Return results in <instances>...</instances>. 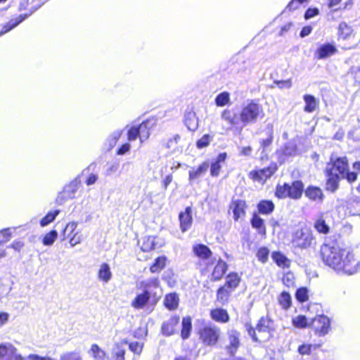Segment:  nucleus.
Returning <instances> with one entry per match:
<instances>
[{"label": "nucleus", "instance_id": "obj_1", "mask_svg": "<svg viewBox=\"0 0 360 360\" xmlns=\"http://www.w3.org/2000/svg\"><path fill=\"white\" fill-rule=\"evenodd\" d=\"M327 177L326 189L334 192L338 186L341 179H346L348 182H354L357 179V173L349 171L348 160L346 157H337L332 154L326 169Z\"/></svg>", "mask_w": 360, "mask_h": 360}, {"label": "nucleus", "instance_id": "obj_2", "mask_svg": "<svg viewBox=\"0 0 360 360\" xmlns=\"http://www.w3.org/2000/svg\"><path fill=\"white\" fill-rule=\"evenodd\" d=\"M264 117L262 106L254 100L248 101L240 112L234 109H226L221 115L223 120L232 126L242 125L245 127L248 124H255L259 119Z\"/></svg>", "mask_w": 360, "mask_h": 360}, {"label": "nucleus", "instance_id": "obj_3", "mask_svg": "<svg viewBox=\"0 0 360 360\" xmlns=\"http://www.w3.org/2000/svg\"><path fill=\"white\" fill-rule=\"evenodd\" d=\"M345 248H341L335 243H326L321 247L320 252L321 260L323 264L333 269H340V259L342 257V252Z\"/></svg>", "mask_w": 360, "mask_h": 360}, {"label": "nucleus", "instance_id": "obj_4", "mask_svg": "<svg viewBox=\"0 0 360 360\" xmlns=\"http://www.w3.org/2000/svg\"><path fill=\"white\" fill-rule=\"evenodd\" d=\"M34 2V0H22L18 6L19 11L29 10V13L21 14L15 18L11 19L9 22L4 24L0 30V35H2L12 29L18 26L20 22L25 20L28 16L31 15L36 10H37L41 4L34 5L30 8L28 6Z\"/></svg>", "mask_w": 360, "mask_h": 360}, {"label": "nucleus", "instance_id": "obj_5", "mask_svg": "<svg viewBox=\"0 0 360 360\" xmlns=\"http://www.w3.org/2000/svg\"><path fill=\"white\" fill-rule=\"evenodd\" d=\"M342 253L340 261L342 266L340 269H336L335 271L346 275H353L360 272V261L355 258L352 251L345 248Z\"/></svg>", "mask_w": 360, "mask_h": 360}, {"label": "nucleus", "instance_id": "obj_6", "mask_svg": "<svg viewBox=\"0 0 360 360\" xmlns=\"http://www.w3.org/2000/svg\"><path fill=\"white\" fill-rule=\"evenodd\" d=\"M200 340L206 346H214L217 345L220 336L221 330L214 325H207L199 330Z\"/></svg>", "mask_w": 360, "mask_h": 360}, {"label": "nucleus", "instance_id": "obj_7", "mask_svg": "<svg viewBox=\"0 0 360 360\" xmlns=\"http://www.w3.org/2000/svg\"><path fill=\"white\" fill-rule=\"evenodd\" d=\"M315 238L309 229H300L292 235V245L295 248L307 249L309 248Z\"/></svg>", "mask_w": 360, "mask_h": 360}, {"label": "nucleus", "instance_id": "obj_8", "mask_svg": "<svg viewBox=\"0 0 360 360\" xmlns=\"http://www.w3.org/2000/svg\"><path fill=\"white\" fill-rule=\"evenodd\" d=\"M309 325L316 334L319 336H324L330 328V321L325 315H318L311 320Z\"/></svg>", "mask_w": 360, "mask_h": 360}, {"label": "nucleus", "instance_id": "obj_9", "mask_svg": "<svg viewBox=\"0 0 360 360\" xmlns=\"http://www.w3.org/2000/svg\"><path fill=\"white\" fill-rule=\"evenodd\" d=\"M240 333L231 329L227 331V340L225 349L230 356H234L240 345Z\"/></svg>", "mask_w": 360, "mask_h": 360}, {"label": "nucleus", "instance_id": "obj_10", "mask_svg": "<svg viewBox=\"0 0 360 360\" xmlns=\"http://www.w3.org/2000/svg\"><path fill=\"white\" fill-rule=\"evenodd\" d=\"M79 187V182L77 179L71 181L68 185L65 186L63 191L59 193L56 198L58 204L61 205L66 200L73 199Z\"/></svg>", "mask_w": 360, "mask_h": 360}, {"label": "nucleus", "instance_id": "obj_11", "mask_svg": "<svg viewBox=\"0 0 360 360\" xmlns=\"http://www.w3.org/2000/svg\"><path fill=\"white\" fill-rule=\"evenodd\" d=\"M210 167L208 162L205 161L200 164L198 167H191L188 172V181L191 185L195 182H198L200 177L204 176Z\"/></svg>", "mask_w": 360, "mask_h": 360}, {"label": "nucleus", "instance_id": "obj_12", "mask_svg": "<svg viewBox=\"0 0 360 360\" xmlns=\"http://www.w3.org/2000/svg\"><path fill=\"white\" fill-rule=\"evenodd\" d=\"M278 154L281 162H284L287 158L297 155L298 152L296 142L294 140L287 142L283 148L278 151Z\"/></svg>", "mask_w": 360, "mask_h": 360}, {"label": "nucleus", "instance_id": "obj_13", "mask_svg": "<svg viewBox=\"0 0 360 360\" xmlns=\"http://www.w3.org/2000/svg\"><path fill=\"white\" fill-rule=\"evenodd\" d=\"M141 250L143 252H150L156 248L162 246L163 243L154 236H145L141 240Z\"/></svg>", "mask_w": 360, "mask_h": 360}, {"label": "nucleus", "instance_id": "obj_14", "mask_svg": "<svg viewBox=\"0 0 360 360\" xmlns=\"http://www.w3.org/2000/svg\"><path fill=\"white\" fill-rule=\"evenodd\" d=\"M179 317L174 316L163 322L161 327L162 333L165 336H170L173 335L176 330V327L179 323Z\"/></svg>", "mask_w": 360, "mask_h": 360}, {"label": "nucleus", "instance_id": "obj_15", "mask_svg": "<svg viewBox=\"0 0 360 360\" xmlns=\"http://www.w3.org/2000/svg\"><path fill=\"white\" fill-rule=\"evenodd\" d=\"M256 330L259 333L267 334L269 338L274 330V321L268 316H262L257 325Z\"/></svg>", "mask_w": 360, "mask_h": 360}, {"label": "nucleus", "instance_id": "obj_16", "mask_svg": "<svg viewBox=\"0 0 360 360\" xmlns=\"http://www.w3.org/2000/svg\"><path fill=\"white\" fill-rule=\"evenodd\" d=\"M17 349L11 344L0 345V359L4 360H15L18 356Z\"/></svg>", "mask_w": 360, "mask_h": 360}, {"label": "nucleus", "instance_id": "obj_17", "mask_svg": "<svg viewBox=\"0 0 360 360\" xmlns=\"http://www.w3.org/2000/svg\"><path fill=\"white\" fill-rule=\"evenodd\" d=\"M336 52V47L333 44L328 43L320 46L316 51V56L318 59H324L333 55Z\"/></svg>", "mask_w": 360, "mask_h": 360}, {"label": "nucleus", "instance_id": "obj_18", "mask_svg": "<svg viewBox=\"0 0 360 360\" xmlns=\"http://www.w3.org/2000/svg\"><path fill=\"white\" fill-rule=\"evenodd\" d=\"M180 227L183 232L190 229L192 224L191 208L187 207L184 212H181L179 216Z\"/></svg>", "mask_w": 360, "mask_h": 360}, {"label": "nucleus", "instance_id": "obj_19", "mask_svg": "<svg viewBox=\"0 0 360 360\" xmlns=\"http://www.w3.org/2000/svg\"><path fill=\"white\" fill-rule=\"evenodd\" d=\"M184 124L190 131H195L198 129V119L195 112L193 110L186 111Z\"/></svg>", "mask_w": 360, "mask_h": 360}, {"label": "nucleus", "instance_id": "obj_20", "mask_svg": "<svg viewBox=\"0 0 360 360\" xmlns=\"http://www.w3.org/2000/svg\"><path fill=\"white\" fill-rule=\"evenodd\" d=\"M226 153H221L219 154L215 161L212 162L210 165V174L212 176H217L222 167V164L225 162L226 159Z\"/></svg>", "mask_w": 360, "mask_h": 360}, {"label": "nucleus", "instance_id": "obj_21", "mask_svg": "<svg viewBox=\"0 0 360 360\" xmlns=\"http://www.w3.org/2000/svg\"><path fill=\"white\" fill-rule=\"evenodd\" d=\"M289 198L299 199L302 197L304 185L301 181H295L291 185L289 184Z\"/></svg>", "mask_w": 360, "mask_h": 360}, {"label": "nucleus", "instance_id": "obj_22", "mask_svg": "<svg viewBox=\"0 0 360 360\" xmlns=\"http://www.w3.org/2000/svg\"><path fill=\"white\" fill-rule=\"evenodd\" d=\"M141 288L143 289V292L151 295L153 290L157 289L159 287V281L157 278H150L146 281H141L140 283Z\"/></svg>", "mask_w": 360, "mask_h": 360}, {"label": "nucleus", "instance_id": "obj_23", "mask_svg": "<svg viewBox=\"0 0 360 360\" xmlns=\"http://www.w3.org/2000/svg\"><path fill=\"white\" fill-rule=\"evenodd\" d=\"M227 267V264L224 261L219 259L212 272V279L213 281L220 280L226 273Z\"/></svg>", "mask_w": 360, "mask_h": 360}, {"label": "nucleus", "instance_id": "obj_24", "mask_svg": "<svg viewBox=\"0 0 360 360\" xmlns=\"http://www.w3.org/2000/svg\"><path fill=\"white\" fill-rule=\"evenodd\" d=\"M231 208L233 210L234 219L238 220L245 215V202L240 200L233 201Z\"/></svg>", "mask_w": 360, "mask_h": 360}, {"label": "nucleus", "instance_id": "obj_25", "mask_svg": "<svg viewBox=\"0 0 360 360\" xmlns=\"http://www.w3.org/2000/svg\"><path fill=\"white\" fill-rule=\"evenodd\" d=\"M305 195L314 201H322L323 198L322 190L316 186H309L305 191Z\"/></svg>", "mask_w": 360, "mask_h": 360}, {"label": "nucleus", "instance_id": "obj_26", "mask_svg": "<svg viewBox=\"0 0 360 360\" xmlns=\"http://www.w3.org/2000/svg\"><path fill=\"white\" fill-rule=\"evenodd\" d=\"M211 318L221 323H226L229 320V316L226 311V310L223 309H215L211 311L210 313Z\"/></svg>", "mask_w": 360, "mask_h": 360}, {"label": "nucleus", "instance_id": "obj_27", "mask_svg": "<svg viewBox=\"0 0 360 360\" xmlns=\"http://www.w3.org/2000/svg\"><path fill=\"white\" fill-rule=\"evenodd\" d=\"M303 100L305 103V106H304V110L306 112H314L318 106L319 103H318L317 100L316 99V98L312 95H309V94L304 95Z\"/></svg>", "mask_w": 360, "mask_h": 360}, {"label": "nucleus", "instance_id": "obj_28", "mask_svg": "<svg viewBox=\"0 0 360 360\" xmlns=\"http://www.w3.org/2000/svg\"><path fill=\"white\" fill-rule=\"evenodd\" d=\"M194 253L202 259H208L212 255L210 248L205 245L198 244L193 248Z\"/></svg>", "mask_w": 360, "mask_h": 360}, {"label": "nucleus", "instance_id": "obj_29", "mask_svg": "<svg viewBox=\"0 0 360 360\" xmlns=\"http://www.w3.org/2000/svg\"><path fill=\"white\" fill-rule=\"evenodd\" d=\"M98 279L102 281L104 283H108L112 278V273L110 271V266L103 263L100 266L98 272Z\"/></svg>", "mask_w": 360, "mask_h": 360}, {"label": "nucleus", "instance_id": "obj_30", "mask_svg": "<svg viewBox=\"0 0 360 360\" xmlns=\"http://www.w3.org/2000/svg\"><path fill=\"white\" fill-rule=\"evenodd\" d=\"M150 295L148 293L143 292L136 296L135 299L131 302V306L135 309H142L148 303Z\"/></svg>", "mask_w": 360, "mask_h": 360}, {"label": "nucleus", "instance_id": "obj_31", "mask_svg": "<svg viewBox=\"0 0 360 360\" xmlns=\"http://www.w3.org/2000/svg\"><path fill=\"white\" fill-rule=\"evenodd\" d=\"M150 121H144L137 127L139 133V140L141 143L146 141L150 136Z\"/></svg>", "mask_w": 360, "mask_h": 360}, {"label": "nucleus", "instance_id": "obj_32", "mask_svg": "<svg viewBox=\"0 0 360 360\" xmlns=\"http://www.w3.org/2000/svg\"><path fill=\"white\" fill-rule=\"evenodd\" d=\"M240 278L236 273L229 274L226 278V283L224 286L233 291L239 285Z\"/></svg>", "mask_w": 360, "mask_h": 360}, {"label": "nucleus", "instance_id": "obj_33", "mask_svg": "<svg viewBox=\"0 0 360 360\" xmlns=\"http://www.w3.org/2000/svg\"><path fill=\"white\" fill-rule=\"evenodd\" d=\"M179 300V297L176 293H169L165 296L164 304L169 310H174L177 308Z\"/></svg>", "mask_w": 360, "mask_h": 360}, {"label": "nucleus", "instance_id": "obj_34", "mask_svg": "<svg viewBox=\"0 0 360 360\" xmlns=\"http://www.w3.org/2000/svg\"><path fill=\"white\" fill-rule=\"evenodd\" d=\"M257 209L259 213L262 214H269L274 210V204L271 200H263L257 205Z\"/></svg>", "mask_w": 360, "mask_h": 360}, {"label": "nucleus", "instance_id": "obj_35", "mask_svg": "<svg viewBox=\"0 0 360 360\" xmlns=\"http://www.w3.org/2000/svg\"><path fill=\"white\" fill-rule=\"evenodd\" d=\"M271 257L278 266L282 268L290 266V261L283 254L279 252H274Z\"/></svg>", "mask_w": 360, "mask_h": 360}, {"label": "nucleus", "instance_id": "obj_36", "mask_svg": "<svg viewBox=\"0 0 360 360\" xmlns=\"http://www.w3.org/2000/svg\"><path fill=\"white\" fill-rule=\"evenodd\" d=\"M232 292V290L224 285L220 287L217 292V300L221 304L227 303Z\"/></svg>", "mask_w": 360, "mask_h": 360}, {"label": "nucleus", "instance_id": "obj_37", "mask_svg": "<svg viewBox=\"0 0 360 360\" xmlns=\"http://www.w3.org/2000/svg\"><path fill=\"white\" fill-rule=\"evenodd\" d=\"M122 134V130H117L112 132L105 141V146L106 150H111L116 145Z\"/></svg>", "mask_w": 360, "mask_h": 360}, {"label": "nucleus", "instance_id": "obj_38", "mask_svg": "<svg viewBox=\"0 0 360 360\" xmlns=\"http://www.w3.org/2000/svg\"><path fill=\"white\" fill-rule=\"evenodd\" d=\"M191 329L192 323L191 317H184L182 319V328L181 331V335L184 340L188 339L189 338Z\"/></svg>", "mask_w": 360, "mask_h": 360}, {"label": "nucleus", "instance_id": "obj_39", "mask_svg": "<svg viewBox=\"0 0 360 360\" xmlns=\"http://www.w3.org/2000/svg\"><path fill=\"white\" fill-rule=\"evenodd\" d=\"M167 257L160 256L155 259L154 263L151 265L150 271L151 273H159L166 266Z\"/></svg>", "mask_w": 360, "mask_h": 360}, {"label": "nucleus", "instance_id": "obj_40", "mask_svg": "<svg viewBox=\"0 0 360 360\" xmlns=\"http://www.w3.org/2000/svg\"><path fill=\"white\" fill-rule=\"evenodd\" d=\"M314 228L316 230L323 234L329 233V226L326 223V220L323 219V215L319 217V218L314 222Z\"/></svg>", "mask_w": 360, "mask_h": 360}, {"label": "nucleus", "instance_id": "obj_41", "mask_svg": "<svg viewBox=\"0 0 360 360\" xmlns=\"http://www.w3.org/2000/svg\"><path fill=\"white\" fill-rule=\"evenodd\" d=\"M278 301L284 310L288 309L291 307L292 300L291 296L288 292H283L278 297Z\"/></svg>", "mask_w": 360, "mask_h": 360}, {"label": "nucleus", "instance_id": "obj_42", "mask_svg": "<svg viewBox=\"0 0 360 360\" xmlns=\"http://www.w3.org/2000/svg\"><path fill=\"white\" fill-rule=\"evenodd\" d=\"M252 226L258 230L259 233H265L264 220L257 214H254L251 219Z\"/></svg>", "mask_w": 360, "mask_h": 360}, {"label": "nucleus", "instance_id": "obj_43", "mask_svg": "<svg viewBox=\"0 0 360 360\" xmlns=\"http://www.w3.org/2000/svg\"><path fill=\"white\" fill-rule=\"evenodd\" d=\"M77 227V222L72 221L68 223L63 230V240H65L66 238H70V237L72 236V235H74L75 231L76 230Z\"/></svg>", "mask_w": 360, "mask_h": 360}, {"label": "nucleus", "instance_id": "obj_44", "mask_svg": "<svg viewBox=\"0 0 360 360\" xmlns=\"http://www.w3.org/2000/svg\"><path fill=\"white\" fill-rule=\"evenodd\" d=\"M60 213V210H56L53 212H49L45 217H44L40 221V225L41 226H46L50 223L53 221L56 217Z\"/></svg>", "mask_w": 360, "mask_h": 360}, {"label": "nucleus", "instance_id": "obj_45", "mask_svg": "<svg viewBox=\"0 0 360 360\" xmlns=\"http://www.w3.org/2000/svg\"><path fill=\"white\" fill-rule=\"evenodd\" d=\"M292 324L294 326L300 328L310 326L309 323L305 316L299 315L292 319Z\"/></svg>", "mask_w": 360, "mask_h": 360}, {"label": "nucleus", "instance_id": "obj_46", "mask_svg": "<svg viewBox=\"0 0 360 360\" xmlns=\"http://www.w3.org/2000/svg\"><path fill=\"white\" fill-rule=\"evenodd\" d=\"M352 32V29L350 26H349L346 22H342L339 25V34L340 36L346 39L347 37L350 36Z\"/></svg>", "mask_w": 360, "mask_h": 360}, {"label": "nucleus", "instance_id": "obj_47", "mask_svg": "<svg viewBox=\"0 0 360 360\" xmlns=\"http://www.w3.org/2000/svg\"><path fill=\"white\" fill-rule=\"evenodd\" d=\"M289 184L278 185L276 190V195L279 198L289 197Z\"/></svg>", "mask_w": 360, "mask_h": 360}, {"label": "nucleus", "instance_id": "obj_48", "mask_svg": "<svg viewBox=\"0 0 360 360\" xmlns=\"http://www.w3.org/2000/svg\"><path fill=\"white\" fill-rule=\"evenodd\" d=\"M229 94L226 91L218 94L215 98V103L217 106H224L229 103Z\"/></svg>", "mask_w": 360, "mask_h": 360}, {"label": "nucleus", "instance_id": "obj_49", "mask_svg": "<svg viewBox=\"0 0 360 360\" xmlns=\"http://www.w3.org/2000/svg\"><path fill=\"white\" fill-rule=\"evenodd\" d=\"M308 293L309 290L307 288H300L296 291L295 298L300 302H304L309 298Z\"/></svg>", "mask_w": 360, "mask_h": 360}, {"label": "nucleus", "instance_id": "obj_50", "mask_svg": "<svg viewBox=\"0 0 360 360\" xmlns=\"http://www.w3.org/2000/svg\"><path fill=\"white\" fill-rule=\"evenodd\" d=\"M58 237V233L56 230H52L46 233L43 238L44 245H51L53 244Z\"/></svg>", "mask_w": 360, "mask_h": 360}, {"label": "nucleus", "instance_id": "obj_51", "mask_svg": "<svg viewBox=\"0 0 360 360\" xmlns=\"http://www.w3.org/2000/svg\"><path fill=\"white\" fill-rule=\"evenodd\" d=\"M316 349V345L311 344H302L299 346L297 351L302 355H309Z\"/></svg>", "mask_w": 360, "mask_h": 360}, {"label": "nucleus", "instance_id": "obj_52", "mask_svg": "<svg viewBox=\"0 0 360 360\" xmlns=\"http://www.w3.org/2000/svg\"><path fill=\"white\" fill-rule=\"evenodd\" d=\"M269 250L267 248H260L257 252V257L259 262L264 264L267 262Z\"/></svg>", "mask_w": 360, "mask_h": 360}, {"label": "nucleus", "instance_id": "obj_53", "mask_svg": "<svg viewBox=\"0 0 360 360\" xmlns=\"http://www.w3.org/2000/svg\"><path fill=\"white\" fill-rule=\"evenodd\" d=\"M277 170V166L276 164H271L268 167L264 168L260 170L262 176L264 177V181L271 176Z\"/></svg>", "mask_w": 360, "mask_h": 360}, {"label": "nucleus", "instance_id": "obj_54", "mask_svg": "<svg viewBox=\"0 0 360 360\" xmlns=\"http://www.w3.org/2000/svg\"><path fill=\"white\" fill-rule=\"evenodd\" d=\"M212 140V137L208 135V134H205L202 136L201 139H200L197 143H196V146H197V148H203L205 147H207L210 141Z\"/></svg>", "mask_w": 360, "mask_h": 360}, {"label": "nucleus", "instance_id": "obj_55", "mask_svg": "<svg viewBox=\"0 0 360 360\" xmlns=\"http://www.w3.org/2000/svg\"><path fill=\"white\" fill-rule=\"evenodd\" d=\"M11 229H5L0 231V243H4L8 241L11 238Z\"/></svg>", "mask_w": 360, "mask_h": 360}, {"label": "nucleus", "instance_id": "obj_56", "mask_svg": "<svg viewBox=\"0 0 360 360\" xmlns=\"http://www.w3.org/2000/svg\"><path fill=\"white\" fill-rule=\"evenodd\" d=\"M118 169H119L118 163L114 162V163L110 164L108 165L104 174L106 176H111L117 172Z\"/></svg>", "mask_w": 360, "mask_h": 360}, {"label": "nucleus", "instance_id": "obj_57", "mask_svg": "<svg viewBox=\"0 0 360 360\" xmlns=\"http://www.w3.org/2000/svg\"><path fill=\"white\" fill-rule=\"evenodd\" d=\"M127 138L129 141L136 140L138 137L139 138V133L137 127H131L127 133Z\"/></svg>", "mask_w": 360, "mask_h": 360}, {"label": "nucleus", "instance_id": "obj_58", "mask_svg": "<svg viewBox=\"0 0 360 360\" xmlns=\"http://www.w3.org/2000/svg\"><path fill=\"white\" fill-rule=\"evenodd\" d=\"M274 84L280 89H290L292 86V81L290 79L286 80H276L274 81Z\"/></svg>", "mask_w": 360, "mask_h": 360}, {"label": "nucleus", "instance_id": "obj_59", "mask_svg": "<svg viewBox=\"0 0 360 360\" xmlns=\"http://www.w3.org/2000/svg\"><path fill=\"white\" fill-rule=\"evenodd\" d=\"M82 240V236L79 234L78 232H75L70 238V244L71 247H75L76 245L80 243Z\"/></svg>", "mask_w": 360, "mask_h": 360}, {"label": "nucleus", "instance_id": "obj_60", "mask_svg": "<svg viewBox=\"0 0 360 360\" xmlns=\"http://www.w3.org/2000/svg\"><path fill=\"white\" fill-rule=\"evenodd\" d=\"M15 360H42V356L37 354H30L27 357H24L18 354V356H15Z\"/></svg>", "mask_w": 360, "mask_h": 360}, {"label": "nucleus", "instance_id": "obj_61", "mask_svg": "<svg viewBox=\"0 0 360 360\" xmlns=\"http://www.w3.org/2000/svg\"><path fill=\"white\" fill-rule=\"evenodd\" d=\"M143 345L138 342H134L129 344V349L131 351H132L134 353L140 354L142 351Z\"/></svg>", "mask_w": 360, "mask_h": 360}, {"label": "nucleus", "instance_id": "obj_62", "mask_svg": "<svg viewBox=\"0 0 360 360\" xmlns=\"http://www.w3.org/2000/svg\"><path fill=\"white\" fill-rule=\"evenodd\" d=\"M249 176L250 179L255 181H264V177L262 176L260 170L259 171H252L249 174Z\"/></svg>", "mask_w": 360, "mask_h": 360}, {"label": "nucleus", "instance_id": "obj_63", "mask_svg": "<svg viewBox=\"0 0 360 360\" xmlns=\"http://www.w3.org/2000/svg\"><path fill=\"white\" fill-rule=\"evenodd\" d=\"M319 14V9L316 8H308L304 14L306 19L311 18Z\"/></svg>", "mask_w": 360, "mask_h": 360}, {"label": "nucleus", "instance_id": "obj_64", "mask_svg": "<svg viewBox=\"0 0 360 360\" xmlns=\"http://www.w3.org/2000/svg\"><path fill=\"white\" fill-rule=\"evenodd\" d=\"M130 148H131V146L129 143H124L119 148L117 153L118 155H124L126 153L129 151Z\"/></svg>", "mask_w": 360, "mask_h": 360}]
</instances>
